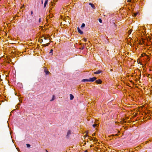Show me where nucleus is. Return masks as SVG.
Returning <instances> with one entry per match:
<instances>
[{
	"mask_svg": "<svg viewBox=\"0 0 152 152\" xmlns=\"http://www.w3.org/2000/svg\"><path fill=\"white\" fill-rule=\"evenodd\" d=\"M99 21L100 23H102V20L101 19H100V18L99 19Z\"/></svg>",
	"mask_w": 152,
	"mask_h": 152,
	"instance_id": "nucleus-22",
	"label": "nucleus"
},
{
	"mask_svg": "<svg viewBox=\"0 0 152 152\" xmlns=\"http://www.w3.org/2000/svg\"><path fill=\"white\" fill-rule=\"evenodd\" d=\"M132 0H127V2H131Z\"/></svg>",
	"mask_w": 152,
	"mask_h": 152,
	"instance_id": "nucleus-28",
	"label": "nucleus"
},
{
	"mask_svg": "<svg viewBox=\"0 0 152 152\" xmlns=\"http://www.w3.org/2000/svg\"><path fill=\"white\" fill-rule=\"evenodd\" d=\"M50 36L48 35H44L42 37L43 38V39L45 40H50Z\"/></svg>",
	"mask_w": 152,
	"mask_h": 152,
	"instance_id": "nucleus-2",
	"label": "nucleus"
},
{
	"mask_svg": "<svg viewBox=\"0 0 152 152\" xmlns=\"http://www.w3.org/2000/svg\"><path fill=\"white\" fill-rule=\"evenodd\" d=\"M26 145L27 147L29 148L30 146V145L28 144H26Z\"/></svg>",
	"mask_w": 152,
	"mask_h": 152,
	"instance_id": "nucleus-19",
	"label": "nucleus"
},
{
	"mask_svg": "<svg viewBox=\"0 0 152 152\" xmlns=\"http://www.w3.org/2000/svg\"><path fill=\"white\" fill-rule=\"evenodd\" d=\"M54 97H55L54 95H53V97H52L51 99L50 100L51 101H53L54 100Z\"/></svg>",
	"mask_w": 152,
	"mask_h": 152,
	"instance_id": "nucleus-15",
	"label": "nucleus"
},
{
	"mask_svg": "<svg viewBox=\"0 0 152 152\" xmlns=\"http://www.w3.org/2000/svg\"><path fill=\"white\" fill-rule=\"evenodd\" d=\"M96 133H95L92 134V136H95L96 135Z\"/></svg>",
	"mask_w": 152,
	"mask_h": 152,
	"instance_id": "nucleus-25",
	"label": "nucleus"
},
{
	"mask_svg": "<svg viewBox=\"0 0 152 152\" xmlns=\"http://www.w3.org/2000/svg\"><path fill=\"white\" fill-rule=\"evenodd\" d=\"M139 30H140L143 34L146 33V29H145L143 26H141L140 28H138Z\"/></svg>",
	"mask_w": 152,
	"mask_h": 152,
	"instance_id": "nucleus-1",
	"label": "nucleus"
},
{
	"mask_svg": "<svg viewBox=\"0 0 152 152\" xmlns=\"http://www.w3.org/2000/svg\"><path fill=\"white\" fill-rule=\"evenodd\" d=\"M77 30L78 31L80 34H83V32L78 27L77 28Z\"/></svg>",
	"mask_w": 152,
	"mask_h": 152,
	"instance_id": "nucleus-6",
	"label": "nucleus"
},
{
	"mask_svg": "<svg viewBox=\"0 0 152 152\" xmlns=\"http://www.w3.org/2000/svg\"><path fill=\"white\" fill-rule=\"evenodd\" d=\"M33 12L32 11H31V15H32L33 14Z\"/></svg>",
	"mask_w": 152,
	"mask_h": 152,
	"instance_id": "nucleus-32",
	"label": "nucleus"
},
{
	"mask_svg": "<svg viewBox=\"0 0 152 152\" xmlns=\"http://www.w3.org/2000/svg\"><path fill=\"white\" fill-rule=\"evenodd\" d=\"M42 4H43V0H42Z\"/></svg>",
	"mask_w": 152,
	"mask_h": 152,
	"instance_id": "nucleus-33",
	"label": "nucleus"
},
{
	"mask_svg": "<svg viewBox=\"0 0 152 152\" xmlns=\"http://www.w3.org/2000/svg\"><path fill=\"white\" fill-rule=\"evenodd\" d=\"M45 72L46 75L50 73L48 71H47L46 70H45Z\"/></svg>",
	"mask_w": 152,
	"mask_h": 152,
	"instance_id": "nucleus-14",
	"label": "nucleus"
},
{
	"mask_svg": "<svg viewBox=\"0 0 152 152\" xmlns=\"http://www.w3.org/2000/svg\"><path fill=\"white\" fill-rule=\"evenodd\" d=\"M82 82H89V79H83L82 80Z\"/></svg>",
	"mask_w": 152,
	"mask_h": 152,
	"instance_id": "nucleus-7",
	"label": "nucleus"
},
{
	"mask_svg": "<svg viewBox=\"0 0 152 152\" xmlns=\"http://www.w3.org/2000/svg\"><path fill=\"white\" fill-rule=\"evenodd\" d=\"M24 5H23V6H22L21 7H20V9H22L23 8H24Z\"/></svg>",
	"mask_w": 152,
	"mask_h": 152,
	"instance_id": "nucleus-26",
	"label": "nucleus"
},
{
	"mask_svg": "<svg viewBox=\"0 0 152 152\" xmlns=\"http://www.w3.org/2000/svg\"><path fill=\"white\" fill-rule=\"evenodd\" d=\"M136 14H135V15L136 16Z\"/></svg>",
	"mask_w": 152,
	"mask_h": 152,
	"instance_id": "nucleus-40",
	"label": "nucleus"
},
{
	"mask_svg": "<svg viewBox=\"0 0 152 152\" xmlns=\"http://www.w3.org/2000/svg\"><path fill=\"white\" fill-rule=\"evenodd\" d=\"M71 134V132L70 130H69L67 134V136H69Z\"/></svg>",
	"mask_w": 152,
	"mask_h": 152,
	"instance_id": "nucleus-12",
	"label": "nucleus"
},
{
	"mask_svg": "<svg viewBox=\"0 0 152 152\" xmlns=\"http://www.w3.org/2000/svg\"><path fill=\"white\" fill-rule=\"evenodd\" d=\"M149 75H148V76H147V77H148Z\"/></svg>",
	"mask_w": 152,
	"mask_h": 152,
	"instance_id": "nucleus-37",
	"label": "nucleus"
},
{
	"mask_svg": "<svg viewBox=\"0 0 152 152\" xmlns=\"http://www.w3.org/2000/svg\"><path fill=\"white\" fill-rule=\"evenodd\" d=\"M94 140L93 141H94V142H96V140H97V139H96V138H94Z\"/></svg>",
	"mask_w": 152,
	"mask_h": 152,
	"instance_id": "nucleus-24",
	"label": "nucleus"
},
{
	"mask_svg": "<svg viewBox=\"0 0 152 152\" xmlns=\"http://www.w3.org/2000/svg\"><path fill=\"white\" fill-rule=\"evenodd\" d=\"M96 79V78L95 77H94L91 78H90L89 79V82H94Z\"/></svg>",
	"mask_w": 152,
	"mask_h": 152,
	"instance_id": "nucleus-3",
	"label": "nucleus"
},
{
	"mask_svg": "<svg viewBox=\"0 0 152 152\" xmlns=\"http://www.w3.org/2000/svg\"><path fill=\"white\" fill-rule=\"evenodd\" d=\"M48 0H46L45 1V2L44 4V7L45 8L46 7V5L48 3Z\"/></svg>",
	"mask_w": 152,
	"mask_h": 152,
	"instance_id": "nucleus-8",
	"label": "nucleus"
},
{
	"mask_svg": "<svg viewBox=\"0 0 152 152\" xmlns=\"http://www.w3.org/2000/svg\"><path fill=\"white\" fill-rule=\"evenodd\" d=\"M53 51V50L52 49H51L50 50V53H52Z\"/></svg>",
	"mask_w": 152,
	"mask_h": 152,
	"instance_id": "nucleus-27",
	"label": "nucleus"
},
{
	"mask_svg": "<svg viewBox=\"0 0 152 152\" xmlns=\"http://www.w3.org/2000/svg\"><path fill=\"white\" fill-rule=\"evenodd\" d=\"M58 1V0H55V1L57 2Z\"/></svg>",
	"mask_w": 152,
	"mask_h": 152,
	"instance_id": "nucleus-36",
	"label": "nucleus"
},
{
	"mask_svg": "<svg viewBox=\"0 0 152 152\" xmlns=\"http://www.w3.org/2000/svg\"><path fill=\"white\" fill-rule=\"evenodd\" d=\"M20 105V104H19H19H18L17 105V106H18V105Z\"/></svg>",
	"mask_w": 152,
	"mask_h": 152,
	"instance_id": "nucleus-35",
	"label": "nucleus"
},
{
	"mask_svg": "<svg viewBox=\"0 0 152 152\" xmlns=\"http://www.w3.org/2000/svg\"><path fill=\"white\" fill-rule=\"evenodd\" d=\"M132 0H127V2H131Z\"/></svg>",
	"mask_w": 152,
	"mask_h": 152,
	"instance_id": "nucleus-29",
	"label": "nucleus"
},
{
	"mask_svg": "<svg viewBox=\"0 0 152 152\" xmlns=\"http://www.w3.org/2000/svg\"><path fill=\"white\" fill-rule=\"evenodd\" d=\"M70 99L71 100H72L74 98V96L72 94H70Z\"/></svg>",
	"mask_w": 152,
	"mask_h": 152,
	"instance_id": "nucleus-10",
	"label": "nucleus"
},
{
	"mask_svg": "<svg viewBox=\"0 0 152 152\" xmlns=\"http://www.w3.org/2000/svg\"><path fill=\"white\" fill-rule=\"evenodd\" d=\"M84 152H88V151L87 150H86Z\"/></svg>",
	"mask_w": 152,
	"mask_h": 152,
	"instance_id": "nucleus-34",
	"label": "nucleus"
},
{
	"mask_svg": "<svg viewBox=\"0 0 152 152\" xmlns=\"http://www.w3.org/2000/svg\"><path fill=\"white\" fill-rule=\"evenodd\" d=\"M85 26V24L84 23H83L81 26V28H83V27H84Z\"/></svg>",
	"mask_w": 152,
	"mask_h": 152,
	"instance_id": "nucleus-17",
	"label": "nucleus"
},
{
	"mask_svg": "<svg viewBox=\"0 0 152 152\" xmlns=\"http://www.w3.org/2000/svg\"><path fill=\"white\" fill-rule=\"evenodd\" d=\"M97 125V124H94L93 125V126L94 127H95Z\"/></svg>",
	"mask_w": 152,
	"mask_h": 152,
	"instance_id": "nucleus-18",
	"label": "nucleus"
},
{
	"mask_svg": "<svg viewBox=\"0 0 152 152\" xmlns=\"http://www.w3.org/2000/svg\"><path fill=\"white\" fill-rule=\"evenodd\" d=\"M148 142V141H146V143H147Z\"/></svg>",
	"mask_w": 152,
	"mask_h": 152,
	"instance_id": "nucleus-39",
	"label": "nucleus"
},
{
	"mask_svg": "<svg viewBox=\"0 0 152 152\" xmlns=\"http://www.w3.org/2000/svg\"><path fill=\"white\" fill-rule=\"evenodd\" d=\"M131 30L129 31L128 32V34H131Z\"/></svg>",
	"mask_w": 152,
	"mask_h": 152,
	"instance_id": "nucleus-23",
	"label": "nucleus"
},
{
	"mask_svg": "<svg viewBox=\"0 0 152 152\" xmlns=\"http://www.w3.org/2000/svg\"><path fill=\"white\" fill-rule=\"evenodd\" d=\"M41 22V18H39V22Z\"/></svg>",
	"mask_w": 152,
	"mask_h": 152,
	"instance_id": "nucleus-31",
	"label": "nucleus"
},
{
	"mask_svg": "<svg viewBox=\"0 0 152 152\" xmlns=\"http://www.w3.org/2000/svg\"><path fill=\"white\" fill-rule=\"evenodd\" d=\"M88 132H86V134L84 135V137H88Z\"/></svg>",
	"mask_w": 152,
	"mask_h": 152,
	"instance_id": "nucleus-13",
	"label": "nucleus"
},
{
	"mask_svg": "<svg viewBox=\"0 0 152 152\" xmlns=\"http://www.w3.org/2000/svg\"><path fill=\"white\" fill-rule=\"evenodd\" d=\"M89 4L91 5V7L93 9H96L95 6L93 4L91 3H89Z\"/></svg>",
	"mask_w": 152,
	"mask_h": 152,
	"instance_id": "nucleus-5",
	"label": "nucleus"
},
{
	"mask_svg": "<svg viewBox=\"0 0 152 152\" xmlns=\"http://www.w3.org/2000/svg\"><path fill=\"white\" fill-rule=\"evenodd\" d=\"M88 137H89L88 139H89V140L90 141H91V140H93V139L92 137L91 136H88Z\"/></svg>",
	"mask_w": 152,
	"mask_h": 152,
	"instance_id": "nucleus-11",
	"label": "nucleus"
},
{
	"mask_svg": "<svg viewBox=\"0 0 152 152\" xmlns=\"http://www.w3.org/2000/svg\"><path fill=\"white\" fill-rule=\"evenodd\" d=\"M101 72V71H100V70H98V71H96V72H94V74H99V73H100Z\"/></svg>",
	"mask_w": 152,
	"mask_h": 152,
	"instance_id": "nucleus-9",
	"label": "nucleus"
},
{
	"mask_svg": "<svg viewBox=\"0 0 152 152\" xmlns=\"http://www.w3.org/2000/svg\"><path fill=\"white\" fill-rule=\"evenodd\" d=\"M50 44V43H47V44H45L44 45V46H48Z\"/></svg>",
	"mask_w": 152,
	"mask_h": 152,
	"instance_id": "nucleus-20",
	"label": "nucleus"
},
{
	"mask_svg": "<svg viewBox=\"0 0 152 152\" xmlns=\"http://www.w3.org/2000/svg\"><path fill=\"white\" fill-rule=\"evenodd\" d=\"M147 56V58H149V56Z\"/></svg>",
	"mask_w": 152,
	"mask_h": 152,
	"instance_id": "nucleus-30",
	"label": "nucleus"
},
{
	"mask_svg": "<svg viewBox=\"0 0 152 152\" xmlns=\"http://www.w3.org/2000/svg\"><path fill=\"white\" fill-rule=\"evenodd\" d=\"M83 39L85 42H86L87 41V39L86 38H84Z\"/></svg>",
	"mask_w": 152,
	"mask_h": 152,
	"instance_id": "nucleus-21",
	"label": "nucleus"
},
{
	"mask_svg": "<svg viewBox=\"0 0 152 152\" xmlns=\"http://www.w3.org/2000/svg\"><path fill=\"white\" fill-rule=\"evenodd\" d=\"M146 56V54L145 53H144L141 54V56L142 57L144 56Z\"/></svg>",
	"mask_w": 152,
	"mask_h": 152,
	"instance_id": "nucleus-16",
	"label": "nucleus"
},
{
	"mask_svg": "<svg viewBox=\"0 0 152 152\" xmlns=\"http://www.w3.org/2000/svg\"><path fill=\"white\" fill-rule=\"evenodd\" d=\"M95 82L97 84H101L102 83V81L100 79H99L96 81Z\"/></svg>",
	"mask_w": 152,
	"mask_h": 152,
	"instance_id": "nucleus-4",
	"label": "nucleus"
},
{
	"mask_svg": "<svg viewBox=\"0 0 152 152\" xmlns=\"http://www.w3.org/2000/svg\"><path fill=\"white\" fill-rule=\"evenodd\" d=\"M46 151L47 152H48V151L47 150H46Z\"/></svg>",
	"mask_w": 152,
	"mask_h": 152,
	"instance_id": "nucleus-38",
	"label": "nucleus"
}]
</instances>
